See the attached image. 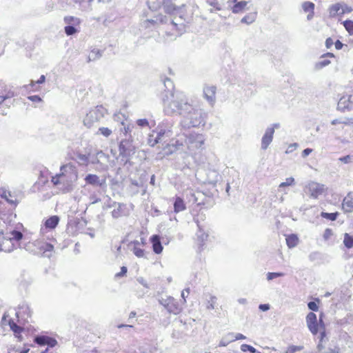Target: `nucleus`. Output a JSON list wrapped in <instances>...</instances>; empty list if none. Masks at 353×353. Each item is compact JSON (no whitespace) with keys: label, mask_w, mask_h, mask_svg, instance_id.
<instances>
[{"label":"nucleus","mask_w":353,"mask_h":353,"mask_svg":"<svg viewBox=\"0 0 353 353\" xmlns=\"http://www.w3.org/2000/svg\"><path fill=\"white\" fill-rule=\"evenodd\" d=\"M216 88L214 85H206L203 88L204 97L211 105L216 101Z\"/></svg>","instance_id":"nucleus-14"},{"label":"nucleus","mask_w":353,"mask_h":353,"mask_svg":"<svg viewBox=\"0 0 353 353\" xmlns=\"http://www.w3.org/2000/svg\"><path fill=\"white\" fill-rule=\"evenodd\" d=\"M307 326L313 335H316L319 332V324L316 315L311 312L306 316Z\"/></svg>","instance_id":"nucleus-11"},{"label":"nucleus","mask_w":353,"mask_h":353,"mask_svg":"<svg viewBox=\"0 0 353 353\" xmlns=\"http://www.w3.org/2000/svg\"><path fill=\"white\" fill-rule=\"evenodd\" d=\"M342 208L345 212H353V192H350L343 199Z\"/></svg>","instance_id":"nucleus-17"},{"label":"nucleus","mask_w":353,"mask_h":353,"mask_svg":"<svg viewBox=\"0 0 353 353\" xmlns=\"http://www.w3.org/2000/svg\"><path fill=\"white\" fill-rule=\"evenodd\" d=\"M352 157L350 155H346L339 158V161L344 163H349L351 161Z\"/></svg>","instance_id":"nucleus-63"},{"label":"nucleus","mask_w":353,"mask_h":353,"mask_svg":"<svg viewBox=\"0 0 353 353\" xmlns=\"http://www.w3.org/2000/svg\"><path fill=\"white\" fill-rule=\"evenodd\" d=\"M241 350L242 352H250V353H254L256 352V349L252 347V345L248 344H243L241 345Z\"/></svg>","instance_id":"nucleus-49"},{"label":"nucleus","mask_w":353,"mask_h":353,"mask_svg":"<svg viewBox=\"0 0 353 353\" xmlns=\"http://www.w3.org/2000/svg\"><path fill=\"white\" fill-rule=\"evenodd\" d=\"M161 142H165V140L162 137H159L158 132H157L156 136H154L153 134L149 135L148 143L150 146L154 147L157 143Z\"/></svg>","instance_id":"nucleus-27"},{"label":"nucleus","mask_w":353,"mask_h":353,"mask_svg":"<svg viewBox=\"0 0 353 353\" xmlns=\"http://www.w3.org/2000/svg\"><path fill=\"white\" fill-rule=\"evenodd\" d=\"M314 3L311 1H305L302 4V8L305 12H312L314 10Z\"/></svg>","instance_id":"nucleus-37"},{"label":"nucleus","mask_w":353,"mask_h":353,"mask_svg":"<svg viewBox=\"0 0 353 353\" xmlns=\"http://www.w3.org/2000/svg\"><path fill=\"white\" fill-rule=\"evenodd\" d=\"M16 96V94L14 91L9 90L8 91H5V93L0 95L2 100L4 101L10 99L11 98Z\"/></svg>","instance_id":"nucleus-41"},{"label":"nucleus","mask_w":353,"mask_h":353,"mask_svg":"<svg viewBox=\"0 0 353 353\" xmlns=\"http://www.w3.org/2000/svg\"><path fill=\"white\" fill-rule=\"evenodd\" d=\"M103 51L99 49H93L91 50L88 57V62L93 61L99 59L102 57Z\"/></svg>","instance_id":"nucleus-30"},{"label":"nucleus","mask_w":353,"mask_h":353,"mask_svg":"<svg viewBox=\"0 0 353 353\" xmlns=\"http://www.w3.org/2000/svg\"><path fill=\"white\" fill-rule=\"evenodd\" d=\"M274 133V128H268L261 139V149L265 150L272 143Z\"/></svg>","instance_id":"nucleus-13"},{"label":"nucleus","mask_w":353,"mask_h":353,"mask_svg":"<svg viewBox=\"0 0 353 353\" xmlns=\"http://www.w3.org/2000/svg\"><path fill=\"white\" fill-rule=\"evenodd\" d=\"M299 238L296 234H292L286 236V243L288 248H292L297 245Z\"/></svg>","instance_id":"nucleus-28"},{"label":"nucleus","mask_w":353,"mask_h":353,"mask_svg":"<svg viewBox=\"0 0 353 353\" xmlns=\"http://www.w3.org/2000/svg\"><path fill=\"white\" fill-rule=\"evenodd\" d=\"M11 235H6L3 232H0V252H10L17 245L10 239Z\"/></svg>","instance_id":"nucleus-10"},{"label":"nucleus","mask_w":353,"mask_h":353,"mask_svg":"<svg viewBox=\"0 0 353 353\" xmlns=\"http://www.w3.org/2000/svg\"><path fill=\"white\" fill-rule=\"evenodd\" d=\"M128 272V269L125 266H122L121 268V271L115 274L116 277H122L126 274Z\"/></svg>","instance_id":"nucleus-59"},{"label":"nucleus","mask_w":353,"mask_h":353,"mask_svg":"<svg viewBox=\"0 0 353 353\" xmlns=\"http://www.w3.org/2000/svg\"><path fill=\"white\" fill-rule=\"evenodd\" d=\"M57 344V341L55 339L52 337L48 336V340L46 341V345L48 347H53Z\"/></svg>","instance_id":"nucleus-54"},{"label":"nucleus","mask_w":353,"mask_h":353,"mask_svg":"<svg viewBox=\"0 0 353 353\" xmlns=\"http://www.w3.org/2000/svg\"><path fill=\"white\" fill-rule=\"evenodd\" d=\"M97 134L108 137L112 134V130L108 128L101 127L99 128Z\"/></svg>","instance_id":"nucleus-46"},{"label":"nucleus","mask_w":353,"mask_h":353,"mask_svg":"<svg viewBox=\"0 0 353 353\" xmlns=\"http://www.w3.org/2000/svg\"><path fill=\"white\" fill-rule=\"evenodd\" d=\"M336 109L341 112L353 110V90L347 91L341 97Z\"/></svg>","instance_id":"nucleus-8"},{"label":"nucleus","mask_w":353,"mask_h":353,"mask_svg":"<svg viewBox=\"0 0 353 353\" xmlns=\"http://www.w3.org/2000/svg\"><path fill=\"white\" fill-rule=\"evenodd\" d=\"M330 63V61L326 59H323L322 61H319L316 63L315 68L317 70L322 69L323 68L328 65Z\"/></svg>","instance_id":"nucleus-50"},{"label":"nucleus","mask_w":353,"mask_h":353,"mask_svg":"<svg viewBox=\"0 0 353 353\" xmlns=\"http://www.w3.org/2000/svg\"><path fill=\"white\" fill-rule=\"evenodd\" d=\"M133 141L131 139V136L122 139L119 145V157L121 161L125 165L129 164L132 165L131 159L135 154L136 148L133 145Z\"/></svg>","instance_id":"nucleus-3"},{"label":"nucleus","mask_w":353,"mask_h":353,"mask_svg":"<svg viewBox=\"0 0 353 353\" xmlns=\"http://www.w3.org/2000/svg\"><path fill=\"white\" fill-rule=\"evenodd\" d=\"M8 325L10 326V330L14 332V336L19 340H21L22 336L21 335V333L23 332V328L18 325L12 319H10L8 320Z\"/></svg>","instance_id":"nucleus-20"},{"label":"nucleus","mask_w":353,"mask_h":353,"mask_svg":"<svg viewBox=\"0 0 353 353\" xmlns=\"http://www.w3.org/2000/svg\"><path fill=\"white\" fill-rule=\"evenodd\" d=\"M164 93L162 95L163 112L166 115H179L183 117L191 108L186 97L182 93L174 92V83L169 79L163 80Z\"/></svg>","instance_id":"nucleus-1"},{"label":"nucleus","mask_w":353,"mask_h":353,"mask_svg":"<svg viewBox=\"0 0 353 353\" xmlns=\"http://www.w3.org/2000/svg\"><path fill=\"white\" fill-rule=\"evenodd\" d=\"M301 349H302V347H301V346L292 345L287 350L285 353H294L295 352H296L298 350H301Z\"/></svg>","instance_id":"nucleus-60"},{"label":"nucleus","mask_w":353,"mask_h":353,"mask_svg":"<svg viewBox=\"0 0 353 353\" xmlns=\"http://www.w3.org/2000/svg\"><path fill=\"white\" fill-rule=\"evenodd\" d=\"M48 336L45 335H37L34 338V342L39 345H46Z\"/></svg>","instance_id":"nucleus-35"},{"label":"nucleus","mask_w":353,"mask_h":353,"mask_svg":"<svg viewBox=\"0 0 353 353\" xmlns=\"http://www.w3.org/2000/svg\"><path fill=\"white\" fill-rule=\"evenodd\" d=\"M137 124L140 127H146L149 125V122L146 119H140L137 121Z\"/></svg>","instance_id":"nucleus-57"},{"label":"nucleus","mask_w":353,"mask_h":353,"mask_svg":"<svg viewBox=\"0 0 353 353\" xmlns=\"http://www.w3.org/2000/svg\"><path fill=\"white\" fill-rule=\"evenodd\" d=\"M164 0H148L147 3L150 10L156 11L163 4Z\"/></svg>","instance_id":"nucleus-29"},{"label":"nucleus","mask_w":353,"mask_h":353,"mask_svg":"<svg viewBox=\"0 0 353 353\" xmlns=\"http://www.w3.org/2000/svg\"><path fill=\"white\" fill-rule=\"evenodd\" d=\"M343 243L347 248H352L353 247V236L347 233L345 234Z\"/></svg>","instance_id":"nucleus-39"},{"label":"nucleus","mask_w":353,"mask_h":353,"mask_svg":"<svg viewBox=\"0 0 353 353\" xmlns=\"http://www.w3.org/2000/svg\"><path fill=\"white\" fill-rule=\"evenodd\" d=\"M133 253L137 256V257H143L144 255V250L141 248H139L138 247L134 246L133 248Z\"/></svg>","instance_id":"nucleus-53"},{"label":"nucleus","mask_w":353,"mask_h":353,"mask_svg":"<svg viewBox=\"0 0 353 353\" xmlns=\"http://www.w3.org/2000/svg\"><path fill=\"white\" fill-rule=\"evenodd\" d=\"M125 205L122 203H119L118 205L112 210V216L114 219H118L123 216V210Z\"/></svg>","instance_id":"nucleus-31"},{"label":"nucleus","mask_w":353,"mask_h":353,"mask_svg":"<svg viewBox=\"0 0 353 353\" xmlns=\"http://www.w3.org/2000/svg\"><path fill=\"white\" fill-rule=\"evenodd\" d=\"M341 9V5L339 3L333 4L330 8V14L332 17L335 16L337 12Z\"/></svg>","instance_id":"nucleus-42"},{"label":"nucleus","mask_w":353,"mask_h":353,"mask_svg":"<svg viewBox=\"0 0 353 353\" xmlns=\"http://www.w3.org/2000/svg\"><path fill=\"white\" fill-rule=\"evenodd\" d=\"M85 181L87 184L94 186L103 187L105 184V179L100 180L97 174H88L85 177Z\"/></svg>","instance_id":"nucleus-15"},{"label":"nucleus","mask_w":353,"mask_h":353,"mask_svg":"<svg viewBox=\"0 0 353 353\" xmlns=\"http://www.w3.org/2000/svg\"><path fill=\"white\" fill-rule=\"evenodd\" d=\"M256 18V12H251L246 14L241 20V22L246 24H251L253 23Z\"/></svg>","instance_id":"nucleus-33"},{"label":"nucleus","mask_w":353,"mask_h":353,"mask_svg":"<svg viewBox=\"0 0 353 353\" xmlns=\"http://www.w3.org/2000/svg\"><path fill=\"white\" fill-rule=\"evenodd\" d=\"M167 22V17L162 14L154 17V19H146L141 23V27L144 28H150L155 27L158 23H164Z\"/></svg>","instance_id":"nucleus-12"},{"label":"nucleus","mask_w":353,"mask_h":353,"mask_svg":"<svg viewBox=\"0 0 353 353\" xmlns=\"http://www.w3.org/2000/svg\"><path fill=\"white\" fill-rule=\"evenodd\" d=\"M97 154L101 162L107 163L108 161L109 155L105 154L102 150L97 151Z\"/></svg>","instance_id":"nucleus-47"},{"label":"nucleus","mask_w":353,"mask_h":353,"mask_svg":"<svg viewBox=\"0 0 353 353\" xmlns=\"http://www.w3.org/2000/svg\"><path fill=\"white\" fill-rule=\"evenodd\" d=\"M106 113L107 110L103 105H97L86 114L83 119L84 125L90 128L95 123H97L103 118Z\"/></svg>","instance_id":"nucleus-6"},{"label":"nucleus","mask_w":353,"mask_h":353,"mask_svg":"<svg viewBox=\"0 0 353 353\" xmlns=\"http://www.w3.org/2000/svg\"><path fill=\"white\" fill-rule=\"evenodd\" d=\"M309 260L312 262L320 260L321 259V254L319 252H312L308 256Z\"/></svg>","instance_id":"nucleus-44"},{"label":"nucleus","mask_w":353,"mask_h":353,"mask_svg":"<svg viewBox=\"0 0 353 353\" xmlns=\"http://www.w3.org/2000/svg\"><path fill=\"white\" fill-rule=\"evenodd\" d=\"M187 112L188 113L182 117L180 123L182 128L190 129L205 125L206 114L201 109L196 108L191 105V108Z\"/></svg>","instance_id":"nucleus-2"},{"label":"nucleus","mask_w":353,"mask_h":353,"mask_svg":"<svg viewBox=\"0 0 353 353\" xmlns=\"http://www.w3.org/2000/svg\"><path fill=\"white\" fill-rule=\"evenodd\" d=\"M177 146H174V145H172L170 143H168L166 146L163 148L164 153L166 155L171 154L177 150Z\"/></svg>","instance_id":"nucleus-40"},{"label":"nucleus","mask_w":353,"mask_h":353,"mask_svg":"<svg viewBox=\"0 0 353 353\" xmlns=\"http://www.w3.org/2000/svg\"><path fill=\"white\" fill-rule=\"evenodd\" d=\"M64 21L67 24H70L72 22H74L75 23H79L80 21L78 18L67 16L64 17Z\"/></svg>","instance_id":"nucleus-52"},{"label":"nucleus","mask_w":353,"mask_h":353,"mask_svg":"<svg viewBox=\"0 0 353 353\" xmlns=\"http://www.w3.org/2000/svg\"><path fill=\"white\" fill-rule=\"evenodd\" d=\"M60 173L56 174L52 178L51 181L53 184L57 185L65 181H68V179L70 182L77 179V174L74 168L71 164L63 165L60 168Z\"/></svg>","instance_id":"nucleus-5"},{"label":"nucleus","mask_w":353,"mask_h":353,"mask_svg":"<svg viewBox=\"0 0 353 353\" xmlns=\"http://www.w3.org/2000/svg\"><path fill=\"white\" fill-rule=\"evenodd\" d=\"M285 274L283 272H268L267 274V279L268 281H272L274 279L281 277L283 276Z\"/></svg>","instance_id":"nucleus-48"},{"label":"nucleus","mask_w":353,"mask_h":353,"mask_svg":"<svg viewBox=\"0 0 353 353\" xmlns=\"http://www.w3.org/2000/svg\"><path fill=\"white\" fill-rule=\"evenodd\" d=\"M163 7L165 12L168 14H174L179 9L172 3V0H164Z\"/></svg>","instance_id":"nucleus-23"},{"label":"nucleus","mask_w":353,"mask_h":353,"mask_svg":"<svg viewBox=\"0 0 353 353\" xmlns=\"http://www.w3.org/2000/svg\"><path fill=\"white\" fill-rule=\"evenodd\" d=\"M18 309L21 310V312H17L16 316L19 317V313L22 312L23 314L26 315V318H30L32 316V311L29 307V305L26 303H22L19 304L18 306Z\"/></svg>","instance_id":"nucleus-25"},{"label":"nucleus","mask_w":353,"mask_h":353,"mask_svg":"<svg viewBox=\"0 0 353 353\" xmlns=\"http://www.w3.org/2000/svg\"><path fill=\"white\" fill-rule=\"evenodd\" d=\"M338 216H339V213L337 212H333V213L322 212L321 213V217L328 219V220H330V221H335L337 219Z\"/></svg>","instance_id":"nucleus-36"},{"label":"nucleus","mask_w":353,"mask_h":353,"mask_svg":"<svg viewBox=\"0 0 353 353\" xmlns=\"http://www.w3.org/2000/svg\"><path fill=\"white\" fill-rule=\"evenodd\" d=\"M206 1L210 6L215 8L216 10H222V6L219 2V0H207Z\"/></svg>","instance_id":"nucleus-45"},{"label":"nucleus","mask_w":353,"mask_h":353,"mask_svg":"<svg viewBox=\"0 0 353 353\" xmlns=\"http://www.w3.org/2000/svg\"><path fill=\"white\" fill-rule=\"evenodd\" d=\"M194 220L195 223H196L197 227L199 228V230L196 233L198 241H200L201 243H203L207 240V239L208 237V234L203 232V230L202 229L201 225L199 224V216L197 217H194Z\"/></svg>","instance_id":"nucleus-22"},{"label":"nucleus","mask_w":353,"mask_h":353,"mask_svg":"<svg viewBox=\"0 0 353 353\" xmlns=\"http://www.w3.org/2000/svg\"><path fill=\"white\" fill-rule=\"evenodd\" d=\"M308 189L310 192L311 196L317 198L323 192V185L319 183L311 182L308 184Z\"/></svg>","instance_id":"nucleus-18"},{"label":"nucleus","mask_w":353,"mask_h":353,"mask_svg":"<svg viewBox=\"0 0 353 353\" xmlns=\"http://www.w3.org/2000/svg\"><path fill=\"white\" fill-rule=\"evenodd\" d=\"M307 307L313 312H317L319 310V305L315 301H310L307 303Z\"/></svg>","instance_id":"nucleus-55"},{"label":"nucleus","mask_w":353,"mask_h":353,"mask_svg":"<svg viewBox=\"0 0 353 353\" xmlns=\"http://www.w3.org/2000/svg\"><path fill=\"white\" fill-rule=\"evenodd\" d=\"M159 302L170 314H178L181 311L179 302L172 296L159 299Z\"/></svg>","instance_id":"nucleus-9"},{"label":"nucleus","mask_w":353,"mask_h":353,"mask_svg":"<svg viewBox=\"0 0 353 353\" xmlns=\"http://www.w3.org/2000/svg\"><path fill=\"white\" fill-rule=\"evenodd\" d=\"M186 209L185 203L183 199L179 196H176L174 202V211L175 213L183 211Z\"/></svg>","instance_id":"nucleus-24"},{"label":"nucleus","mask_w":353,"mask_h":353,"mask_svg":"<svg viewBox=\"0 0 353 353\" xmlns=\"http://www.w3.org/2000/svg\"><path fill=\"white\" fill-rule=\"evenodd\" d=\"M89 162L92 164H99L101 168L107 167V165L105 163L101 162V161L97 157V153L95 154H89Z\"/></svg>","instance_id":"nucleus-34"},{"label":"nucleus","mask_w":353,"mask_h":353,"mask_svg":"<svg viewBox=\"0 0 353 353\" xmlns=\"http://www.w3.org/2000/svg\"><path fill=\"white\" fill-rule=\"evenodd\" d=\"M64 31L68 36L74 35L78 32L77 29L74 26L70 25L66 26L64 28Z\"/></svg>","instance_id":"nucleus-43"},{"label":"nucleus","mask_w":353,"mask_h":353,"mask_svg":"<svg viewBox=\"0 0 353 353\" xmlns=\"http://www.w3.org/2000/svg\"><path fill=\"white\" fill-rule=\"evenodd\" d=\"M6 235H11L10 239L14 242L19 248L21 246V240L23 237V234L19 230H12L10 231H8L7 230L6 232L5 233Z\"/></svg>","instance_id":"nucleus-19"},{"label":"nucleus","mask_w":353,"mask_h":353,"mask_svg":"<svg viewBox=\"0 0 353 353\" xmlns=\"http://www.w3.org/2000/svg\"><path fill=\"white\" fill-rule=\"evenodd\" d=\"M343 25L347 32L350 34L353 35V21L347 19L343 22Z\"/></svg>","instance_id":"nucleus-38"},{"label":"nucleus","mask_w":353,"mask_h":353,"mask_svg":"<svg viewBox=\"0 0 353 353\" xmlns=\"http://www.w3.org/2000/svg\"><path fill=\"white\" fill-rule=\"evenodd\" d=\"M333 235L332 230L330 228H326L324 231L323 239L327 241Z\"/></svg>","instance_id":"nucleus-58"},{"label":"nucleus","mask_w":353,"mask_h":353,"mask_svg":"<svg viewBox=\"0 0 353 353\" xmlns=\"http://www.w3.org/2000/svg\"><path fill=\"white\" fill-rule=\"evenodd\" d=\"M235 341L234 334L233 332H230L225 334L220 341L219 346L225 347L227 346L231 342Z\"/></svg>","instance_id":"nucleus-26"},{"label":"nucleus","mask_w":353,"mask_h":353,"mask_svg":"<svg viewBox=\"0 0 353 353\" xmlns=\"http://www.w3.org/2000/svg\"><path fill=\"white\" fill-rule=\"evenodd\" d=\"M248 4V1H240L239 2H236L234 4L232 10L233 13H239L243 11V10L245 8Z\"/></svg>","instance_id":"nucleus-32"},{"label":"nucleus","mask_w":353,"mask_h":353,"mask_svg":"<svg viewBox=\"0 0 353 353\" xmlns=\"http://www.w3.org/2000/svg\"><path fill=\"white\" fill-rule=\"evenodd\" d=\"M77 158L83 163H88L89 162V154L86 155V154H79L77 155Z\"/></svg>","instance_id":"nucleus-56"},{"label":"nucleus","mask_w":353,"mask_h":353,"mask_svg":"<svg viewBox=\"0 0 353 353\" xmlns=\"http://www.w3.org/2000/svg\"><path fill=\"white\" fill-rule=\"evenodd\" d=\"M341 9H342V14H345V13H350L353 11V9L348 6L347 4H343V6H341Z\"/></svg>","instance_id":"nucleus-61"},{"label":"nucleus","mask_w":353,"mask_h":353,"mask_svg":"<svg viewBox=\"0 0 353 353\" xmlns=\"http://www.w3.org/2000/svg\"><path fill=\"white\" fill-rule=\"evenodd\" d=\"M210 299V301H209L208 305H207V308L208 310H213L214 309V303L216 298L215 296H211Z\"/></svg>","instance_id":"nucleus-62"},{"label":"nucleus","mask_w":353,"mask_h":353,"mask_svg":"<svg viewBox=\"0 0 353 353\" xmlns=\"http://www.w3.org/2000/svg\"><path fill=\"white\" fill-rule=\"evenodd\" d=\"M174 123L172 119H165L160 122L157 127L159 137H162L164 139L171 137L173 135Z\"/></svg>","instance_id":"nucleus-7"},{"label":"nucleus","mask_w":353,"mask_h":353,"mask_svg":"<svg viewBox=\"0 0 353 353\" xmlns=\"http://www.w3.org/2000/svg\"><path fill=\"white\" fill-rule=\"evenodd\" d=\"M28 99L32 102L39 103L41 101V98L39 95H31L28 97Z\"/></svg>","instance_id":"nucleus-64"},{"label":"nucleus","mask_w":353,"mask_h":353,"mask_svg":"<svg viewBox=\"0 0 353 353\" xmlns=\"http://www.w3.org/2000/svg\"><path fill=\"white\" fill-rule=\"evenodd\" d=\"M26 250L33 252L34 254H42L46 257H50L54 246L46 241L37 240L34 243H28L25 245Z\"/></svg>","instance_id":"nucleus-4"},{"label":"nucleus","mask_w":353,"mask_h":353,"mask_svg":"<svg viewBox=\"0 0 353 353\" xmlns=\"http://www.w3.org/2000/svg\"><path fill=\"white\" fill-rule=\"evenodd\" d=\"M59 220L60 219L59 216L52 215L45 221L44 226L47 229L53 230L59 224Z\"/></svg>","instance_id":"nucleus-21"},{"label":"nucleus","mask_w":353,"mask_h":353,"mask_svg":"<svg viewBox=\"0 0 353 353\" xmlns=\"http://www.w3.org/2000/svg\"><path fill=\"white\" fill-rule=\"evenodd\" d=\"M294 184V179L293 177H289L285 179V181L282 182L279 185V188H282L286 186L292 185Z\"/></svg>","instance_id":"nucleus-51"},{"label":"nucleus","mask_w":353,"mask_h":353,"mask_svg":"<svg viewBox=\"0 0 353 353\" xmlns=\"http://www.w3.org/2000/svg\"><path fill=\"white\" fill-rule=\"evenodd\" d=\"M152 246V250L155 254H161L163 251V247L162 245L160 236L154 234L150 238Z\"/></svg>","instance_id":"nucleus-16"}]
</instances>
